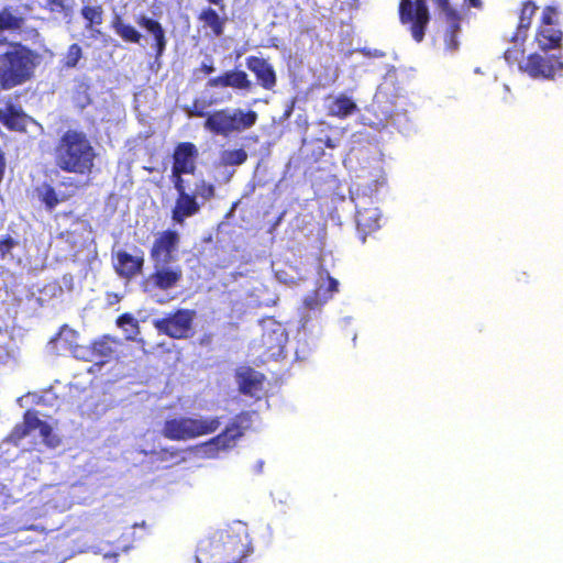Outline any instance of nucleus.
<instances>
[{
	"instance_id": "14",
	"label": "nucleus",
	"mask_w": 563,
	"mask_h": 563,
	"mask_svg": "<svg viewBox=\"0 0 563 563\" xmlns=\"http://www.w3.org/2000/svg\"><path fill=\"white\" fill-rule=\"evenodd\" d=\"M434 7L449 22L448 29L443 33V44L445 52H456L460 48L459 34L461 32L462 15L453 0H435Z\"/></svg>"
},
{
	"instance_id": "44",
	"label": "nucleus",
	"mask_w": 563,
	"mask_h": 563,
	"mask_svg": "<svg viewBox=\"0 0 563 563\" xmlns=\"http://www.w3.org/2000/svg\"><path fill=\"white\" fill-rule=\"evenodd\" d=\"M124 322H134V318H132L131 313H121L117 319L119 325L124 324Z\"/></svg>"
},
{
	"instance_id": "15",
	"label": "nucleus",
	"mask_w": 563,
	"mask_h": 563,
	"mask_svg": "<svg viewBox=\"0 0 563 563\" xmlns=\"http://www.w3.org/2000/svg\"><path fill=\"white\" fill-rule=\"evenodd\" d=\"M179 244L180 235L176 230L168 228V230L157 233L150 249L152 263L175 262Z\"/></svg>"
},
{
	"instance_id": "28",
	"label": "nucleus",
	"mask_w": 563,
	"mask_h": 563,
	"mask_svg": "<svg viewBox=\"0 0 563 563\" xmlns=\"http://www.w3.org/2000/svg\"><path fill=\"white\" fill-rule=\"evenodd\" d=\"M264 375L254 372L252 367L245 369V372L239 375V385L242 394H254L260 390L263 386Z\"/></svg>"
},
{
	"instance_id": "11",
	"label": "nucleus",
	"mask_w": 563,
	"mask_h": 563,
	"mask_svg": "<svg viewBox=\"0 0 563 563\" xmlns=\"http://www.w3.org/2000/svg\"><path fill=\"white\" fill-rule=\"evenodd\" d=\"M184 278L181 266L153 264V271L140 283L143 291H169L177 288Z\"/></svg>"
},
{
	"instance_id": "8",
	"label": "nucleus",
	"mask_w": 563,
	"mask_h": 563,
	"mask_svg": "<svg viewBox=\"0 0 563 563\" xmlns=\"http://www.w3.org/2000/svg\"><path fill=\"white\" fill-rule=\"evenodd\" d=\"M432 2L435 3V0ZM398 15L402 25H407L412 38L421 43L431 21L427 0H400Z\"/></svg>"
},
{
	"instance_id": "35",
	"label": "nucleus",
	"mask_w": 563,
	"mask_h": 563,
	"mask_svg": "<svg viewBox=\"0 0 563 563\" xmlns=\"http://www.w3.org/2000/svg\"><path fill=\"white\" fill-rule=\"evenodd\" d=\"M82 57V48L79 44H70L63 60V68H76Z\"/></svg>"
},
{
	"instance_id": "40",
	"label": "nucleus",
	"mask_w": 563,
	"mask_h": 563,
	"mask_svg": "<svg viewBox=\"0 0 563 563\" xmlns=\"http://www.w3.org/2000/svg\"><path fill=\"white\" fill-rule=\"evenodd\" d=\"M180 450L178 449H163L159 451V459L161 460H167V459H176V456H179Z\"/></svg>"
},
{
	"instance_id": "36",
	"label": "nucleus",
	"mask_w": 563,
	"mask_h": 563,
	"mask_svg": "<svg viewBox=\"0 0 563 563\" xmlns=\"http://www.w3.org/2000/svg\"><path fill=\"white\" fill-rule=\"evenodd\" d=\"M88 85H79L75 99L80 108H86L91 102V97L88 93Z\"/></svg>"
},
{
	"instance_id": "1",
	"label": "nucleus",
	"mask_w": 563,
	"mask_h": 563,
	"mask_svg": "<svg viewBox=\"0 0 563 563\" xmlns=\"http://www.w3.org/2000/svg\"><path fill=\"white\" fill-rule=\"evenodd\" d=\"M253 548L244 527H225L201 539L196 551L197 562L245 563Z\"/></svg>"
},
{
	"instance_id": "13",
	"label": "nucleus",
	"mask_w": 563,
	"mask_h": 563,
	"mask_svg": "<svg viewBox=\"0 0 563 563\" xmlns=\"http://www.w3.org/2000/svg\"><path fill=\"white\" fill-rule=\"evenodd\" d=\"M118 341L111 335H101L89 344H76L71 349V353L78 360L84 362H93L97 365H104L110 362L115 353Z\"/></svg>"
},
{
	"instance_id": "43",
	"label": "nucleus",
	"mask_w": 563,
	"mask_h": 563,
	"mask_svg": "<svg viewBox=\"0 0 563 563\" xmlns=\"http://www.w3.org/2000/svg\"><path fill=\"white\" fill-rule=\"evenodd\" d=\"M5 165V154L4 151L0 148V183L4 176Z\"/></svg>"
},
{
	"instance_id": "3",
	"label": "nucleus",
	"mask_w": 563,
	"mask_h": 563,
	"mask_svg": "<svg viewBox=\"0 0 563 563\" xmlns=\"http://www.w3.org/2000/svg\"><path fill=\"white\" fill-rule=\"evenodd\" d=\"M0 45H5L0 53V89L16 88L34 79L41 53L19 40L0 38Z\"/></svg>"
},
{
	"instance_id": "9",
	"label": "nucleus",
	"mask_w": 563,
	"mask_h": 563,
	"mask_svg": "<svg viewBox=\"0 0 563 563\" xmlns=\"http://www.w3.org/2000/svg\"><path fill=\"white\" fill-rule=\"evenodd\" d=\"M197 317L194 308H176L174 312L165 313L163 318L153 320L158 333L170 339H188L194 331V320Z\"/></svg>"
},
{
	"instance_id": "33",
	"label": "nucleus",
	"mask_w": 563,
	"mask_h": 563,
	"mask_svg": "<svg viewBox=\"0 0 563 563\" xmlns=\"http://www.w3.org/2000/svg\"><path fill=\"white\" fill-rule=\"evenodd\" d=\"M247 159V153L243 147L238 150L223 151L221 154L222 165H243Z\"/></svg>"
},
{
	"instance_id": "5",
	"label": "nucleus",
	"mask_w": 563,
	"mask_h": 563,
	"mask_svg": "<svg viewBox=\"0 0 563 563\" xmlns=\"http://www.w3.org/2000/svg\"><path fill=\"white\" fill-rule=\"evenodd\" d=\"M258 114L255 110H243V108H220L208 115L203 122L205 129L220 136H231L239 132L246 131L257 122Z\"/></svg>"
},
{
	"instance_id": "31",
	"label": "nucleus",
	"mask_w": 563,
	"mask_h": 563,
	"mask_svg": "<svg viewBox=\"0 0 563 563\" xmlns=\"http://www.w3.org/2000/svg\"><path fill=\"white\" fill-rule=\"evenodd\" d=\"M38 198L44 203L45 208L52 211L59 202L69 199V196H67V194L58 196L54 185L45 184L43 191L38 194Z\"/></svg>"
},
{
	"instance_id": "7",
	"label": "nucleus",
	"mask_w": 563,
	"mask_h": 563,
	"mask_svg": "<svg viewBox=\"0 0 563 563\" xmlns=\"http://www.w3.org/2000/svg\"><path fill=\"white\" fill-rule=\"evenodd\" d=\"M250 422L249 412H240L225 426L224 430L201 443V450L208 459H217L221 451L235 448L239 439L244 434V423Z\"/></svg>"
},
{
	"instance_id": "29",
	"label": "nucleus",
	"mask_w": 563,
	"mask_h": 563,
	"mask_svg": "<svg viewBox=\"0 0 563 563\" xmlns=\"http://www.w3.org/2000/svg\"><path fill=\"white\" fill-rule=\"evenodd\" d=\"M113 31L128 43H140L142 35L135 30L134 25L125 24L121 15H114L111 21Z\"/></svg>"
},
{
	"instance_id": "32",
	"label": "nucleus",
	"mask_w": 563,
	"mask_h": 563,
	"mask_svg": "<svg viewBox=\"0 0 563 563\" xmlns=\"http://www.w3.org/2000/svg\"><path fill=\"white\" fill-rule=\"evenodd\" d=\"M80 14L86 20V29H92L93 25H101L104 20V10L101 4L97 7H82Z\"/></svg>"
},
{
	"instance_id": "34",
	"label": "nucleus",
	"mask_w": 563,
	"mask_h": 563,
	"mask_svg": "<svg viewBox=\"0 0 563 563\" xmlns=\"http://www.w3.org/2000/svg\"><path fill=\"white\" fill-rule=\"evenodd\" d=\"M212 103L213 101H206V99L196 97L190 107L186 108V112L189 117H203L205 120H208L209 114H211V112H208V108L212 106Z\"/></svg>"
},
{
	"instance_id": "21",
	"label": "nucleus",
	"mask_w": 563,
	"mask_h": 563,
	"mask_svg": "<svg viewBox=\"0 0 563 563\" xmlns=\"http://www.w3.org/2000/svg\"><path fill=\"white\" fill-rule=\"evenodd\" d=\"M208 86L211 88L252 89L253 82L245 70H241V68H233L232 70H227L214 78L208 79Z\"/></svg>"
},
{
	"instance_id": "2",
	"label": "nucleus",
	"mask_w": 563,
	"mask_h": 563,
	"mask_svg": "<svg viewBox=\"0 0 563 563\" xmlns=\"http://www.w3.org/2000/svg\"><path fill=\"white\" fill-rule=\"evenodd\" d=\"M99 153L90 136L82 130H66L54 148L55 166L67 174L91 175Z\"/></svg>"
},
{
	"instance_id": "39",
	"label": "nucleus",
	"mask_w": 563,
	"mask_h": 563,
	"mask_svg": "<svg viewBox=\"0 0 563 563\" xmlns=\"http://www.w3.org/2000/svg\"><path fill=\"white\" fill-rule=\"evenodd\" d=\"M522 54H525V49L515 45L511 49L505 51V59L508 60V63H516V60L520 59Z\"/></svg>"
},
{
	"instance_id": "41",
	"label": "nucleus",
	"mask_w": 563,
	"mask_h": 563,
	"mask_svg": "<svg viewBox=\"0 0 563 563\" xmlns=\"http://www.w3.org/2000/svg\"><path fill=\"white\" fill-rule=\"evenodd\" d=\"M316 142L323 143V145L328 146L329 148H335V146L339 145V142L335 141V139H332V136H329V135L320 136L319 139H316Z\"/></svg>"
},
{
	"instance_id": "18",
	"label": "nucleus",
	"mask_w": 563,
	"mask_h": 563,
	"mask_svg": "<svg viewBox=\"0 0 563 563\" xmlns=\"http://www.w3.org/2000/svg\"><path fill=\"white\" fill-rule=\"evenodd\" d=\"M144 264L145 257L143 251H141L140 255H131L129 251L120 250L115 253L113 268L119 276L125 277V279H132V277L143 272Z\"/></svg>"
},
{
	"instance_id": "16",
	"label": "nucleus",
	"mask_w": 563,
	"mask_h": 563,
	"mask_svg": "<svg viewBox=\"0 0 563 563\" xmlns=\"http://www.w3.org/2000/svg\"><path fill=\"white\" fill-rule=\"evenodd\" d=\"M210 5L205 7L199 11L197 20L201 24V29L205 34L212 37L223 36L228 19L225 15H220L219 11L225 12L227 2L225 0H206ZM211 3L216 5L219 11L211 7Z\"/></svg>"
},
{
	"instance_id": "48",
	"label": "nucleus",
	"mask_w": 563,
	"mask_h": 563,
	"mask_svg": "<svg viewBox=\"0 0 563 563\" xmlns=\"http://www.w3.org/2000/svg\"><path fill=\"white\" fill-rule=\"evenodd\" d=\"M64 331H68V333H70V334H71V336H75V334H76V332H74V330H70V328H68V327H67V324H64V325L60 328V330H59V332H58L57 336H60V334H63V333H64Z\"/></svg>"
},
{
	"instance_id": "45",
	"label": "nucleus",
	"mask_w": 563,
	"mask_h": 563,
	"mask_svg": "<svg viewBox=\"0 0 563 563\" xmlns=\"http://www.w3.org/2000/svg\"><path fill=\"white\" fill-rule=\"evenodd\" d=\"M305 305L308 306V308H316V306L320 305L318 296L305 299Z\"/></svg>"
},
{
	"instance_id": "20",
	"label": "nucleus",
	"mask_w": 563,
	"mask_h": 563,
	"mask_svg": "<svg viewBox=\"0 0 563 563\" xmlns=\"http://www.w3.org/2000/svg\"><path fill=\"white\" fill-rule=\"evenodd\" d=\"M31 120L32 117L20 104H14V102L9 101L3 108H0V122L9 131L25 132Z\"/></svg>"
},
{
	"instance_id": "4",
	"label": "nucleus",
	"mask_w": 563,
	"mask_h": 563,
	"mask_svg": "<svg viewBox=\"0 0 563 563\" xmlns=\"http://www.w3.org/2000/svg\"><path fill=\"white\" fill-rule=\"evenodd\" d=\"M177 196L172 208V218L176 223H184L188 217L199 213L201 205L207 200L214 199L217 189L208 179H198L194 191H188V181L175 187Z\"/></svg>"
},
{
	"instance_id": "51",
	"label": "nucleus",
	"mask_w": 563,
	"mask_h": 563,
	"mask_svg": "<svg viewBox=\"0 0 563 563\" xmlns=\"http://www.w3.org/2000/svg\"><path fill=\"white\" fill-rule=\"evenodd\" d=\"M74 191H75V190H71V194H73V195H74ZM71 194H68V196H69V197H71Z\"/></svg>"
},
{
	"instance_id": "26",
	"label": "nucleus",
	"mask_w": 563,
	"mask_h": 563,
	"mask_svg": "<svg viewBox=\"0 0 563 563\" xmlns=\"http://www.w3.org/2000/svg\"><path fill=\"white\" fill-rule=\"evenodd\" d=\"M358 107L351 97L344 96V93H341L338 97H334L332 102L329 104V111L328 113L331 114V117H338V118H346L350 117V114L355 113L357 111Z\"/></svg>"
},
{
	"instance_id": "22",
	"label": "nucleus",
	"mask_w": 563,
	"mask_h": 563,
	"mask_svg": "<svg viewBox=\"0 0 563 563\" xmlns=\"http://www.w3.org/2000/svg\"><path fill=\"white\" fill-rule=\"evenodd\" d=\"M136 23L143 26L152 36V47L155 49V56L162 57L164 52L167 49V37L164 25L158 20L152 19V16L139 15L136 16Z\"/></svg>"
},
{
	"instance_id": "6",
	"label": "nucleus",
	"mask_w": 563,
	"mask_h": 563,
	"mask_svg": "<svg viewBox=\"0 0 563 563\" xmlns=\"http://www.w3.org/2000/svg\"><path fill=\"white\" fill-rule=\"evenodd\" d=\"M221 426L219 416L211 418H194V416H177L166 419L162 428V434L169 440H189L202 437V434L214 433Z\"/></svg>"
},
{
	"instance_id": "47",
	"label": "nucleus",
	"mask_w": 563,
	"mask_h": 563,
	"mask_svg": "<svg viewBox=\"0 0 563 563\" xmlns=\"http://www.w3.org/2000/svg\"><path fill=\"white\" fill-rule=\"evenodd\" d=\"M200 68L203 74H212L214 71V65L212 64H201Z\"/></svg>"
},
{
	"instance_id": "30",
	"label": "nucleus",
	"mask_w": 563,
	"mask_h": 563,
	"mask_svg": "<svg viewBox=\"0 0 563 563\" xmlns=\"http://www.w3.org/2000/svg\"><path fill=\"white\" fill-rule=\"evenodd\" d=\"M34 430H38L41 437L44 440V443L47 444L49 448H56V445L59 444L60 439L55 435L54 429L52 424L47 423V421H44V419H41L34 410Z\"/></svg>"
},
{
	"instance_id": "37",
	"label": "nucleus",
	"mask_w": 563,
	"mask_h": 563,
	"mask_svg": "<svg viewBox=\"0 0 563 563\" xmlns=\"http://www.w3.org/2000/svg\"><path fill=\"white\" fill-rule=\"evenodd\" d=\"M14 245H16V241L11 235H4L0 239V257H5Z\"/></svg>"
},
{
	"instance_id": "12",
	"label": "nucleus",
	"mask_w": 563,
	"mask_h": 563,
	"mask_svg": "<svg viewBox=\"0 0 563 563\" xmlns=\"http://www.w3.org/2000/svg\"><path fill=\"white\" fill-rule=\"evenodd\" d=\"M198 157L199 150L194 142H179L175 145L172 154V174L169 176L174 188L186 180L185 174H195Z\"/></svg>"
},
{
	"instance_id": "23",
	"label": "nucleus",
	"mask_w": 563,
	"mask_h": 563,
	"mask_svg": "<svg viewBox=\"0 0 563 563\" xmlns=\"http://www.w3.org/2000/svg\"><path fill=\"white\" fill-rule=\"evenodd\" d=\"M538 10V4L534 1L528 0L521 2V8L519 12V20L516 26V31L511 37L514 43H525L528 37L530 26L533 22V18Z\"/></svg>"
},
{
	"instance_id": "46",
	"label": "nucleus",
	"mask_w": 563,
	"mask_h": 563,
	"mask_svg": "<svg viewBox=\"0 0 563 563\" xmlns=\"http://www.w3.org/2000/svg\"><path fill=\"white\" fill-rule=\"evenodd\" d=\"M329 290H330V291H336V290H339V283H338V279L332 278V276H329Z\"/></svg>"
},
{
	"instance_id": "50",
	"label": "nucleus",
	"mask_w": 563,
	"mask_h": 563,
	"mask_svg": "<svg viewBox=\"0 0 563 563\" xmlns=\"http://www.w3.org/2000/svg\"><path fill=\"white\" fill-rule=\"evenodd\" d=\"M322 154H323V150H320V151L318 152L317 156H316V159H318V157L322 156Z\"/></svg>"
},
{
	"instance_id": "42",
	"label": "nucleus",
	"mask_w": 563,
	"mask_h": 563,
	"mask_svg": "<svg viewBox=\"0 0 563 563\" xmlns=\"http://www.w3.org/2000/svg\"><path fill=\"white\" fill-rule=\"evenodd\" d=\"M47 4L51 9H57V11H62V9H65V0H47Z\"/></svg>"
},
{
	"instance_id": "49",
	"label": "nucleus",
	"mask_w": 563,
	"mask_h": 563,
	"mask_svg": "<svg viewBox=\"0 0 563 563\" xmlns=\"http://www.w3.org/2000/svg\"><path fill=\"white\" fill-rule=\"evenodd\" d=\"M471 8H482L483 2L481 0H467Z\"/></svg>"
},
{
	"instance_id": "27",
	"label": "nucleus",
	"mask_w": 563,
	"mask_h": 563,
	"mask_svg": "<svg viewBox=\"0 0 563 563\" xmlns=\"http://www.w3.org/2000/svg\"><path fill=\"white\" fill-rule=\"evenodd\" d=\"M26 18L16 15L10 8L0 10V33L1 32H22L26 25Z\"/></svg>"
},
{
	"instance_id": "25",
	"label": "nucleus",
	"mask_w": 563,
	"mask_h": 563,
	"mask_svg": "<svg viewBox=\"0 0 563 563\" xmlns=\"http://www.w3.org/2000/svg\"><path fill=\"white\" fill-rule=\"evenodd\" d=\"M34 430V410H25L21 423L13 426L12 430L7 434L5 441L10 444L19 445L31 431Z\"/></svg>"
},
{
	"instance_id": "52",
	"label": "nucleus",
	"mask_w": 563,
	"mask_h": 563,
	"mask_svg": "<svg viewBox=\"0 0 563 563\" xmlns=\"http://www.w3.org/2000/svg\"><path fill=\"white\" fill-rule=\"evenodd\" d=\"M213 563H217L216 561H213Z\"/></svg>"
},
{
	"instance_id": "19",
	"label": "nucleus",
	"mask_w": 563,
	"mask_h": 563,
	"mask_svg": "<svg viewBox=\"0 0 563 563\" xmlns=\"http://www.w3.org/2000/svg\"><path fill=\"white\" fill-rule=\"evenodd\" d=\"M246 68L256 76L257 84L264 89H273L277 85V74L269 62L261 56H247Z\"/></svg>"
},
{
	"instance_id": "17",
	"label": "nucleus",
	"mask_w": 563,
	"mask_h": 563,
	"mask_svg": "<svg viewBox=\"0 0 563 563\" xmlns=\"http://www.w3.org/2000/svg\"><path fill=\"white\" fill-rule=\"evenodd\" d=\"M520 69L530 77L553 79L558 69H563V62L558 56H542L539 53H530L526 63L520 65Z\"/></svg>"
},
{
	"instance_id": "38",
	"label": "nucleus",
	"mask_w": 563,
	"mask_h": 563,
	"mask_svg": "<svg viewBox=\"0 0 563 563\" xmlns=\"http://www.w3.org/2000/svg\"><path fill=\"white\" fill-rule=\"evenodd\" d=\"M65 188H71L73 190H81L85 186L90 185L89 181H79L75 178H64L60 183Z\"/></svg>"
},
{
	"instance_id": "24",
	"label": "nucleus",
	"mask_w": 563,
	"mask_h": 563,
	"mask_svg": "<svg viewBox=\"0 0 563 563\" xmlns=\"http://www.w3.org/2000/svg\"><path fill=\"white\" fill-rule=\"evenodd\" d=\"M380 220L382 213L378 208H357L355 221L358 231L363 234V240H365V234L373 233V231L380 228Z\"/></svg>"
},
{
	"instance_id": "10",
	"label": "nucleus",
	"mask_w": 563,
	"mask_h": 563,
	"mask_svg": "<svg viewBox=\"0 0 563 563\" xmlns=\"http://www.w3.org/2000/svg\"><path fill=\"white\" fill-rule=\"evenodd\" d=\"M560 10L556 7L549 4L544 7L539 18V23L534 36L539 48L541 51H554V48H562L563 31L559 26L558 16Z\"/></svg>"
}]
</instances>
